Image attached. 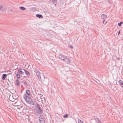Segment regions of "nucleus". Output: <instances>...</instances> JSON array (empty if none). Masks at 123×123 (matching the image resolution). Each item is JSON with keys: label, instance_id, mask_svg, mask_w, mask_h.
<instances>
[{"label": "nucleus", "instance_id": "obj_17", "mask_svg": "<svg viewBox=\"0 0 123 123\" xmlns=\"http://www.w3.org/2000/svg\"><path fill=\"white\" fill-rule=\"evenodd\" d=\"M15 74L16 75V76L17 78L18 79L20 78V75L19 73H16Z\"/></svg>", "mask_w": 123, "mask_h": 123}, {"label": "nucleus", "instance_id": "obj_2", "mask_svg": "<svg viewBox=\"0 0 123 123\" xmlns=\"http://www.w3.org/2000/svg\"><path fill=\"white\" fill-rule=\"evenodd\" d=\"M36 108L38 109V111L37 112L38 114H41L43 113V111L42 108L39 105V104L37 103L36 105Z\"/></svg>", "mask_w": 123, "mask_h": 123}, {"label": "nucleus", "instance_id": "obj_22", "mask_svg": "<svg viewBox=\"0 0 123 123\" xmlns=\"http://www.w3.org/2000/svg\"><path fill=\"white\" fill-rule=\"evenodd\" d=\"M68 116V115L67 114H66L65 115H64L63 116L64 118H67Z\"/></svg>", "mask_w": 123, "mask_h": 123}, {"label": "nucleus", "instance_id": "obj_4", "mask_svg": "<svg viewBox=\"0 0 123 123\" xmlns=\"http://www.w3.org/2000/svg\"><path fill=\"white\" fill-rule=\"evenodd\" d=\"M21 82L26 87L28 86H30V85L29 82H27V81L25 80H23L21 81Z\"/></svg>", "mask_w": 123, "mask_h": 123}, {"label": "nucleus", "instance_id": "obj_30", "mask_svg": "<svg viewBox=\"0 0 123 123\" xmlns=\"http://www.w3.org/2000/svg\"><path fill=\"white\" fill-rule=\"evenodd\" d=\"M12 11H13V10L12 9H11L10 10V11L11 12H12Z\"/></svg>", "mask_w": 123, "mask_h": 123}, {"label": "nucleus", "instance_id": "obj_26", "mask_svg": "<svg viewBox=\"0 0 123 123\" xmlns=\"http://www.w3.org/2000/svg\"><path fill=\"white\" fill-rule=\"evenodd\" d=\"M61 60H62L63 61H65L66 60V59L64 58H62V59H61Z\"/></svg>", "mask_w": 123, "mask_h": 123}, {"label": "nucleus", "instance_id": "obj_6", "mask_svg": "<svg viewBox=\"0 0 123 123\" xmlns=\"http://www.w3.org/2000/svg\"><path fill=\"white\" fill-rule=\"evenodd\" d=\"M67 57V56L62 54H59L58 55V58L60 59H62V58H66Z\"/></svg>", "mask_w": 123, "mask_h": 123}, {"label": "nucleus", "instance_id": "obj_29", "mask_svg": "<svg viewBox=\"0 0 123 123\" xmlns=\"http://www.w3.org/2000/svg\"><path fill=\"white\" fill-rule=\"evenodd\" d=\"M120 59V58L119 57H118L116 59L117 60H119Z\"/></svg>", "mask_w": 123, "mask_h": 123}, {"label": "nucleus", "instance_id": "obj_24", "mask_svg": "<svg viewBox=\"0 0 123 123\" xmlns=\"http://www.w3.org/2000/svg\"><path fill=\"white\" fill-rule=\"evenodd\" d=\"M3 7V6L2 5L0 6V10H1V9Z\"/></svg>", "mask_w": 123, "mask_h": 123}, {"label": "nucleus", "instance_id": "obj_19", "mask_svg": "<svg viewBox=\"0 0 123 123\" xmlns=\"http://www.w3.org/2000/svg\"><path fill=\"white\" fill-rule=\"evenodd\" d=\"M19 8L22 11L25 10L26 9L25 8L22 6L19 7Z\"/></svg>", "mask_w": 123, "mask_h": 123}, {"label": "nucleus", "instance_id": "obj_20", "mask_svg": "<svg viewBox=\"0 0 123 123\" xmlns=\"http://www.w3.org/2000/svg\"><path fill=\"white\" fill-rule=\"evenodd\" d=\"M18 96L17 95H14L13 96V98L14 99H16L18 98Z\"/></svg>", "mask_w": 123, "mask_h": 123}, {"label": "nucleus", "instance_id": "obj_9", "mask_svg": "<svg viewBox=\"0 0 123 123\" xmlns=\"http://www.w3.org/2000/svg\"><path fill=\"white\" fill-rule=\"evenodd\" d=\"M23 71H24L25 74H26L28 76H29L30 75V74L27 70H25L24 69H23Z\"/></svg>", "mask_w": 123, "mask_h": 123}, {"label": "nucleus", "instance_id": "obj_13", "mask_svg": "<svg viewBox=\"0 0 123 123\" xmlns=\"http://www.w3.org/2000/svg\"><path fill=\"white\" fill-rule=\"evenodd\" d=\"M65 59H66L65 62H66L67 64H69L70 63L71 61L67 57Z\"/></svg>", "mask_w": 123, "mask_h": 123}, {"label": "nucleus", "instance_id": "obj_23", "mask_svg": "<svg viewBox=\"0 0 123 123\" xmlns=\"http://www.w3.org/2000/svg\"><path fill=\"white\" fill-rule=\"evenodd\" d=\"M78 121L79 123H82V122H83L82 121H81L80 119L78 120Z\"/></svg>", "mask_w": 123, "mask_h": 123}, {"label": "nucleus", "instance_id": "obj_10", "mask_svg": "<svg viewBox=\"0 0 123 123\" xmlns=\"http://www.w3.org/2000/svg\"><path fill=\"white\" fill-rule=\"evenodd\" d=\"M20 82L19 81L18 79L16 80L15 84L17 86H19L20 84Z\"/></svg>", "mask_w": 123, "mask_h": 123}, {"label": "nucleus", "instance_id": "obj_16", "mask_svg": "<svg viewBox=\"0 0 123 123\" xmlns=\"http://www.w3.org/2000/svg\"><path fill=\"white\" fill-rule=\"evenodd\" d=\"M36 16L37 17H38L39 18H43V16L41 14H37L36 15Z\"/></svg>", "mask_w": 123, "mask_h": 123}, {"label": "nucleus", "instance_id": "obj_3", "mask_svg": "<svg viewBox=\"0 0 123 123\" xmlns=\"http://www.w3.org/2000/svg\"><path fill=\"white\" fill-rule=\"evenodd\" d=\"M39 120L40 123H45L44 119L43 118V116L41 114L40 115L39 117Z\"/></svg>", "mask_w": 123, "mask_h": 123}, {"label": "nucleus", "instance_id": "obj_15", "mask_svg": "<svg viewBox=\"0 0 123 123\" xmlns=\"http://www.w3.org/2000/svg\"><path fill=\"white\" fill-rule=\"evenodd\" d=\"M119 85L123 87V81L121 80H120L119 81Z\"/></svg>", "mask_w": 123, "mask_h": 123}, {"label": "nucleus", "instance_id": "obj_27", "mask_svg": "<svg viewBox=\"0 0 123 123\" xmlns=\"http://www.w3.org/2000/svg\"><path fill=\"white\" fill-rule=\"evenodd\" d=\"M70 48L71 49H73L74 48L73 46H71L70 47Z\"/></svg>", "mask_w": 123, "mask_h": 123}, {"label": "nucleus", "instance_id": "obj_18", "mask_svg": "<svg viewBox=\"0 0 123 123\" xmlns=\"http://www.w3.org/2000/svg\"><path fill=\"white\" fill-rule=\"evenodd\" d=\"M95 120L97 123H102L99 120V119L97 118H95Z\"/></svg>", "mask_w": 123, "mask_h": 123}, {"label": "nucleus", "instance_id": "obj_31", "mask_svg": "<svg viewBox=\"0 0 123 123\" xmlns=\"http://www.w3.org/2000/svg\"><path fill=\"white\" fill-rule=\"evenodd\" d=\"M22 106H21L20 107H21Z\"/></svg>", "mask_w": 123, "mask_h": 123}, {"label": "nucleus", "instance_id": "obj_28", "mask_svg": "<svg viewBox=\"0 0 123 123\" xmlns=\"http://www.w3.org/2000/svg\"><path fill=\"white\" fill-rule=\"evenodd\" d=\"M120 33V30H119V31L118 32V35H119V34Z\"/></svg>", "mask_w": 123, "mask_h": 123}, {"label": "nucleus", "instance_id": "obj_8", "mask_svg": "<svg viewBox=\"0 0 123 123\" xmlns=\"http://www.w3.org/2000/svg\"><path fill=\"white\" fill-rule=\"evenodd\" d=\"M101 18L103 19H106L107 18V15L102 14L101 16Z\"/></svg>", "mask_w": 123, "mask_h": 123}, {"label": "nucleus", "instance_id": "obj_32", "mask_svg": "<svg viewBox=\"0 0 123 123\" xmlns=\"http://www.w3.org/2000/svg\"><path fill=\"white\" fill-rule=\"evenodd\" d=\"M44 78H45V77L44 76Z\"/></svg>", "mask_w": 123, "mask_h": 123}, {"label": "nucleus", "instance_id": "obj_34", "mask_svg": "<svg viewBox=\"0 0 123 123\" xmlns=\"http://www.w3.org/2000/svg\"><path fill=\"white\" fill-rule=\"evenodd\" d=\"M82 123H84L83 122H82Z\"/></svg>", "mask_w": 123, "mask_h": 123}, {"label": "nucleus", "instance_id": "obj_11", "mask_svg": "<svg viewBox=\"0 0 123 123\" xmlns=\"http://www.w3.org/2000/svg\"><path fill=\"white\" fill-rule=\"evenodd\" d=\"M26 93L27 95V96H30L31 94V92L30 90H27L26 91Z\"/></svg>", "mask_w": 123, "mask_h": 123}, {"label": "nucleus", "instance_id": "obj_21", "mask_svg": "<svg viewBox=\"0 0 123 123\" xmlns=\"http://www.w3.org/2000/svg\"><path fill=\"white\" fill-rule=\"evenodd\" d=\"M123 23V22L122 21H121L120 23H118V25L120 27Z\"/></svg>", "mask_w": 123, "mask_h": 123}, {"label": "nucleus", "instance_id": "obj_25", "mask_svg": "<svg viewBox=\"0 0 123 123\" xmlns=\"http://www.w3.org/2000/svg\"><path fill=\"white\" fill-rule=\"evenodd\" d=\"M103 19V20L102 21L103 23V24H104V22L105 21V19Z\"/></svg>", "mask_w": 123, "mask_h": 123}, {"label": "nucleus", "instance_id": "obj_12", "mask_svg": "<svg viewBox=\"0 0 123 123\" xmlns=\"http://www.w3.org/2000/svg\"><path fill=\"white\" fill-rule=\"evenodd\" d=\"M51 1L53 4L55 6H56L57 5V0H51Z\"/></svg>", "mask_w": 123, "mask_h": 123}, {"label": "nucleus", "instance_id": "obj_5", "mask_svg": "<svg viewBox=\"0 0 123 123\" xmlns=\"http://www.w3.org/2000/svg\"><path fill=\"white\" fill-rule=\"evenodd\" d=\"M35 72L38 79L40 80L41 79V77L40 72L38 71V70H35Z\"/></svg>", "mask_w": 123, "mask_h": 123}, {"label": "nucleus", "instance_id": "obj_33", "mask_svg": "<svg viewBox=\"0 0 123 123\" xmlns=\"http://www.w3.org/2000/svg\"><path fill=\"white\" fill-rule=\"evenodd\" d=\"M35 7L34 8V9H35Z\"/></svg>", "mask_w": 123, "mask_h": 123}, {"label": "nucleus", "instance_id": "obj_7", "mask_svg": "<svg viewBox=\"0 0 123 123\" xmlns=\"http://www.w3.org/2000/svg\"><path fill=\"white\" fill-rule=\"evenodd\" d=\"M22 70H23V69H22L21 68H19L18 70V73L20 74H24V72L21 71Z\"/></svg>", "mask_w": 123, "mask_h": 123}, {"label": "nucleus", "instance_id": "obj_1", "mask_svg": "<svg viewBox=\"0 0 123 123\" xmlns=\"http://www.w3.org/2000/svg\"><path fill=\"white\" fill-rule=\"evenodd\" d=\"M23 98L28 103L32 105H34V101L29 96H27L26 94H25L23 96Z\"/></svg>", "mask_w": 123, "mask_h": 123}, {"label": "nucleus", "instance_id": "obj_14", "mask_svg": "<svg viewBox=\"0 0 123 123\" xmlns=\"http://www.w3.org/2000/svg\"><path fill=\"white\" fill-rule=\"evenodd\" d=\"M7 74H3L2 76V80H4L5 78L6 77Z\"/></svg>", "mask_w": 123, "mask_h": 123}]
</instances>
